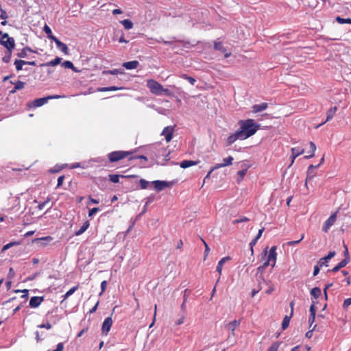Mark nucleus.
Returning a JSON list of instances; mask_svg holds the SVG:
<instances>
[{
	"instance_id": "obj_1",
	"label": "nucleus",
	"mask_w": 351,
	"mask_h": 351,
	"mask_svg": "<svg viewBox=\"0 0 351 351\" xmlns=\"http://www.w3.org/2000/svg\"><path fill=\"white\" fill-rule=\"evenodd\" d=\"M241 135L243 136L242 139L247 138L254 135L259 129L260 125L256 123L254 119H249L239 122Z\"/></svg>"
},
{
	"instance_id": "obj_2",
	"label": "nucleus",
	"mask_w": 351,
	"mask_h": 351,
	"mask_svg": "<svg viewBox=\"0 0 351 351\" xmlns=\"http://www.w3.org/2000/svg\"><path fill=\"white\" fill-rule=\"evenodd\" d=\"M64 97V95H48L47 97H43V98H37L32 101H29L27 103L26 106L27 108H35L38 107H40L48 102L49 100L53 99H59V98H63Z\"/></svg>"
},
{
	"instance_id": "obj_3",
	"label": "nucleus",
	"mask_w": 351,
	"mask_h": 351,
	"mask_svg": "<svg viewBox=\"0 0 351 351\" xmlns=\"http://www.w3.org/2000/svg\"><path fill=\"white\" fill-rule=\"evenodd\" d=\"M133 152L114 151L108 154V158L110 162H115L132 155Z\"/></svg>"
},
{
	"instance_id": "obj_4",
	"label": "nucleus",
	"mask_w": 351,
	"mask_h": 351,
	"mask_svg": "<svg viewBox=\"0 0 351 351\" xmlns=\"http://www.w3.org/2000/svg\"><path fill=\"white\" fill-rule=\"evenodd\" d=\"M147 86L152 94L161 95L162 85L157 81L150 79L147 80Z\"/></svg>"
},
{
	"instance_id": "obj_5",
	"label": "nucleus",
	"mask_w": 351,
	"mask_h": 351,
	"mask_svg": "<svg viewBox=\"0 0 351 351\" xmlns=\"http://www.w3.org/2000/svg\"><path fill=\"white\" fill-rule=\"evenodd\" d=\"M0 43L8 51H12L15 47V42L13 38L10 37L8 33L3 34Z\"/></svg>"
},
{
	"instance_id": "obj_6",
	"label": "nucleus",
	"mask_w": 351,
	"mask_h": 351,
	"mask_svg": "<svg viewBox=\"0 0 351 351\" xmlns=\"http://www.w3.org/2000/svg\"><path fill=\"white\" fill-rule=\"evenodd\" d=\"M337 211L332 213L330 217L329 218L325 221V222L323 224V226H322V231L324 232H328V230L330 229V228L334 225L335 222L336 221V219H337Z\"/></svg>"
},
{
	"instance_id": "obj_7",
	"label": "nucleus",
	"mask_w": 351,
	"mask_h": 351,
	"mask_svg": "<svg viewBox=\"0 0 351 351\" xmlns=\"http://www.w3.org/2000/svg\"><path fill=\"white\" fill-rule=\"evenodd\" d=\"M162 148L158 146H152L149 148L147 155L152 160H156L160 156V151Z\"/></svg>"
},
{
	"instance_id": "obj_8",
	"label": "nucleus",
	"mask_w": 351,
	"mask_h": 351,
	"mask_svg": "<svg viewBox=\"0 0 351 351\" xmlns=\"http://www.w3.org/2000/svg\"><path fill=\"white\" fill-rule=\"evenodd\" d=\"M175 127L176 125L167 126L163 129L161 133V135L165 136V138L167 143L170 142L173 138Z\"/></svg>"
},
{
	"instance_id": "obj_9",
	"label": "nucleus",
	"mask_w": 351,
	"mask_h": 351,
	"mask_svg": "<svg viewBox=\"0 0 351 351\" xmlns=\"http://www.w3.org/2000/svg\"><path fill=\"white\" fill-rule=\"evenodd\" d=\"M240 324L241 319H234L226 325V328L230 332V334L229 335L228 337H230V335H232V337L235 336L234 330L238 326H239Z\"/></svg>"
},
{
	"instance_id": "obj_10",
	"label": "nucleus",
	"mask_w": 351,
	"mask_h": 351,
	"mask_svg": "<svg viewBox=\"0 0 351 351\" xmlns=\"http://www.w3.org/2000/svg\"><path fill=\"white\" fill-rule=\"evenodd\" d=\"M152 184L155 189L158 191H161L165 188L170 187L172 185V182L160 180H155L152 182Z\"/></svg>"
},
{
	"instance_id": "obj_11",
	"label": "nucleus",
	"mask_w": 351,
	"mask_h": 351,
	"mask_svg": "<svg viewBox=\"0 0 351 351\" xmlns=\"http://www.w3.org/2000/svg\"><path fill=\"white\" fill-rule=\"evenodd\" d=\"M276 246L271 247L269 252L267 261L271 263V267H274L277 259Z\"/></svg>"
},
{
	"instance_id": "obj_12",
	"label": "nucleus",
	"mask_w": 351,
	"mask_h": 351,
	"mask_svg": "<svg viewBox=\"0 0 351 351\" xmlns=\"http://www.w3.org/2000/svg\"><path fill=\"white\" fill-rule=\"evenodd\" d=\"M112 324V319L111 317L106 318L102 324L101 331L102 333L107 335L110 331Z\"/></svg>"
},
{
	"instance_id": "obj_13",
	"label": "nucleus",
	"mask_w": 351,
	"mask_h": 351,
	"mask_svg": "<svg viewBox=\"0 0 351 351\" xmlns=\"http://www.w3.org/2000/svg\"><path fill=\"white\" fill-rule=\"evenodd\" d=\"M233 157L228 156V158H223V163L217 164L212 168V170H215L226 166H230L232 164Z\"/></svg>"
},
{
	"instance_id": "obj_14",
	"label": "nucleus",
	"mask_w": 351,
	"mask_h": 351,
	"mask_svg": "<svg viewBox=\"0 0 351 351\" xmlns=\"http://www.w3.org/2000/svg\"><path fill=\"white\" fill-rule=\"evenodd\" d=\"M243 136L241 135V132L237 131L235 133L232 134L230 135L226 141L227 145H232L234 141H236L237 139H242Z\"/></svg>"
},
{
	"instance_id": "obj_15",
	"label": "nucleus",
	"mask_w": 351,
	"mask_h": 351,
	"mask_svg": "<svg viewBox=\"0 0 351 351\" xmlns=\"http://www.w3.org/2000/svg\"><path fill=\"white\" fill-rule=\"evenodd\" d=\"M44 300L43 297L34 296L29 300V306L32 308L38 307Z\"/></svg>"
},
{
	"instance_id": "obj_16",
	"label": "nucleus",
	"mask_w": 351,
	"mask_h": 351,
	"mask_svg": "<svg viewBox=\"0 0 351 351\" xmlns=\"http://www.w3.org/2000/svg\"><path fill=\"white\" fill-rule=\"evenodd\" d=\"M55 43L56 44L57 47L60 49L64 54L68 55L69 54V49L66 44L61 42L59 39L57 38H55L53 40Z\"/></svg>"
},
{
	"instance_id": "obj_17",
	"label": "nucleus",
	"mask_w": 351,
	"mask_h": 351,
	"mask_svg": "<svg viewBox=\"0 0 351 351\" xmlns=\"http://www.w3.org/2000/svg\"><path fill=\"white\" fill-rule=\"evenodd\" d=\"M335 255V251L329 252L328 254L326 256H325L324 258H322L319 261L318 264L319 265L320 267L328 266V265H327L328 261L330 259H331L332 257H334Z\"/></svg>"
},
{
	"instance_id": "obj_18",
	"label": "nucleus",
	"mask_w": 351,
	"mask_h": 351,
	"mask_svg": "<svg viewBox=\"0 0 351 351\" xmlns=\"http://www.w3.org/2000/svg\"><path fill=\"white\" fill-rule=\"evenodd\" d=\"M304 152V149H302V148H300V147H293L291 149V153H292V160H291V164L293 163L295 159L300 156L301 154H302Z\"/></svg>"
},
{
	"instance_id": "obj_19",
	"label": "nucleus",
	"mask_w": 351,
	"mask_h": 351,
	"mask_svg": "<svg viewBox=\"0 0 351 351\" xmlns=\"http://www.w3.org/2000/svg\"><path fill=\"white\" fill-rule=\"evenodd\" d=\"M138 65L139 62L137 60L126 62L123 64V66L128 70L135 69L138 67Z\"/></svg>"
},
{
	"instance_id": "obj_20",
	"label": "nucleus",
	"mask_w": 351,
	"mask_h": 351,
	"mask_svg": "<svg viewBox=\"0 0 351 351\" xmlns=\"http://www.w3.org/2000/svg\"><path fill=\"white\" fill-rule=\"evenodd\" d=\"M231 258L230 256H226V257H223L217 263V268H216V270L217 271L219 274V276L221 275V272H222V269H223V264L228 261H230Z\"/></svg>"
},
{
	"instance_id": "obj_21",
	"label": "nucleus",
	"mask_w": 351,
	"mask_h": 351,
	"mask_svg": "<svg viewBox=\"0 0 351 351\" xmlns=\"http://www.w3.org/2000/svg\"><path fill=\"white\" fill-rule=\"evenodd\" d=\"M268 107L267 103H262L261 104H256L252 106V112L257 113L265 110Z\"/></svg>"
},
{
	"instance_id": "obj_22",
	"label": "nucleus",
	"mask_w": 351,
	"mask_h": 351,
	"mask_svg": "<svg viewBox=\"0 0 351 351\" xmlns=\"http://www.w3.org/2000/svg\"><path fill=\"white\" fill-rule=\"evenodd\" d=\"M349 262V258H345L342 261H341L335 267H334L331 271L332 272L338 271L341 268L344 267Z\"/></svg>"
},
{
	"instance_id": "obj_23",
	"label": "nucleus",
	"mask_w": 351,
	"mask_h": 351,
	"mask_svg": "<svg viewBox=\"0 0 351 351\" xmlns=\"http://www.w3.org/2000/svg\"><path fill=\"white\" fill-rule=\"evenodd\" d=\"M62 66L66 69H72L75 73H80L81 71L78 70L73 64L72 62L69 60H66L62 63Z\"/></svg>"
},
{
	"instance_id": "obj_24",
	"label": "nucleus",
	"mask_w": 351,
	"mask_h": 351,
	"mask_svg": "<svg viewBox=\"0 0 351 351\" xmlns=\"http://www.w3.org/2000/svg\"><path fill=\"white\" fill-rule=\"evenodd\" d=\"M337 110V106H334V107L330 108L329 110H328L326 112V119L324 123L331 120L333 118L334 115L335 114Z\"/></svg>"
},
{
	"instance_id": "obj_25",
	"label": "nucleus",
	"mask_w": 351,
	"mask_h": 351,
	"mask_svg": "<svg viewBox=\"0 0 351 351\" xmlns=\"http://www.w3.org/2000/svg\"><path fill=\"white\" fill-rule=\"evenodd\" d=\"M213 48L216 51H220L222 53H225L226 52V48L224 47L222 42L221 41H219L218 40L214 41Z\"/></svg>"
},
{
	"instance_id": "obj_26",
	"label": "nucleus",
	"mask_w": 351,
	"mask_h": 351,
	"mask_svg": "<svg viewBox=\"0 0 351 351\" xmlns=\"http://www.w3.org/2000/svg\"><path fill=\"white\" fill-rule=\"evenodd\" d=\"M61 61H62V58L56 57L55 59L42 64V66H56V65L59 64L60 63H61Z\"/></svg>"
},
{
	"instance_id": "obj_27",
	"label": "nucleus",
	"mask_w": 351,
	"mask_h": 351,
	"mask_svg": "<svg viewBox=\"0 0 351 351\" xmlns=\"http://www.w3.org/2000/svg\"><path fill=\"white\" fill-rule=\"evenodd\" d=\"M27 52H34L30 47H25L17 53L18 57L25 58L27 57Z\"/></svg>"
},
{
	"instance_id": "obj_28",
	"label": "nucleus",
	"mask_w": 351,
	"mask_h": 351,
	"mask_svg": "<svg viewBox=\"0 0 351 351\" xmlns=\"http://www.w3.org/2000/svg\"><path fill=\"white\" fill-rule=\"evenodd\" d=\"M90 223L88 221H86L82 227L75 232L76 236H80L83 234L89 227Z\"/></svg>"
},
{
	"instance_id": "obj_29",
	"label": "nucleus",
	"mask_w": 351,
	"mask_h": 351,
	"mask_svg": "<svg viewBox=\"0 0 351 351\" xmlns=\"http://www.w3.org/2000/svg\"><path fill=\"white\" fill-rule=\"evenodd\" d=\"M123 89V87H118L115 86H108V87H101L99 88L97 90L99 92H107V91H114V90H122Z\"/></svg>"
},
{
	"instance_id": "obj_30",
	"label": "nucleus",
	"mask_w": 351,
	"mask_h": 351,
	"mask_svg": "<svg viewBox=\"0 0 351 351\" xmlns=\"http://www.w3.org/2000/svg\"><path fill=\"white\" fill-rule=\"evenodd\" d=\"M79 288V285H76L71 288L64 295H62V301L67 299L69 296H71L72 294L75 293V291H77Z\"/></svg>"
},
{
	"instance_id": "obj_31",
	"label": "nucleus",
	"mask_w": 351,
	"mask_h": 351,
	"mask_svg": "<svg viewBox=\"0 0 351 351\" xmlns=\"http://www.w3.org/2000/svg\"><path fill=\"white\" fill-rule=\"evenodd\" d=\"M197 163L196 161L193 160H183L180 162V167L183 169L188 168L189 167H191L193 165H195Z\"/></svg>"
},
{
	"instance_id": "obj_32",
	"label": "nucleus",
	"mask_w": 351,
	"mask_h": 351,
	"mask_svg": "<svg viewBox=\"0 0 351 351\" xmlns=\"http://www.w3.org/2000/svg\"><path fill=\"white\" fill-rule=\"evenodd\" d=\"M43 31L47 34V37L51 40L56 38V37L53 35L51 28L47 25L44 26Z\"/></svg>"
},
{
	"instance_id": "obj_33",
	"label": "nucleus",
	"mask_w": 351,
	"mask_h": 351,
	"mask_svg": "<svg viewBox=\"0 0 351 351\" xmlns=\"http://www.w3.org/2000/svg\"><path fill=\"white\" fill-rule=\"evenodd\" d=\"M311 294L314 298L317 299L322 294L321 289L319 287H314L311 289Z\"/></svg>"
},
{
	"instance_id": "obj_34",
	"label": "nucleus",
	"mask_w": 351,
	"mask_h": 351,
	"mask_svg": "<svg viewBox=\"0 0 351 351\" xmlns=\"http://www.w3.org/2000/svg\"><path fill=\"white\" fill-rule=\"evenodd\" d=\"M291 317L292 316H291V315H286L284 317L282 323V330H285L287 328V327L289 325V322H290V319H291Z\"/></svg>"
},
{
	"instance_id": "obj_35",
	"label": "nucleus",
	"mask_w": 351,
	"mask_h": 351,
	"mask_svg": "<svg viewBox=\"0 0 351 351\" xmlns=\"http://www.w3.org/2000/svg\"><path fill=\"white\" fill-rule=\"evenodd\" d=\"M309 145H310V152H311V154L309 156H304L305 158H312L314 156V154H315V150H316V145L315 144L311 141L309 143Z\"/></svg>"
},
{
	"instance_id": "obj_36",
	"label": "nucleus",
	"mask_w": 351,
	"mask_h": 351,
	"mask_svg": "<svg viewBox=\"0 0 351 351\" xmlns=\"http://www.w3.org/2000/svg\"><path fill=\"white\" fill-rule=\"evenodd\" d=\"M25 60H16L14 61V65L16 66V69L19 71L23 69V66L25 65Z\"/></svg>"
},
{
	"instance_id": "obj_37",
	"label": "nucleus",
	"mask_w": 351,
	"mask_h": 351,
	"mask_svg": "<svg viewBox=\"0 0 351 351\" xmlns=\"http://www.w3.org/2000/svg\"><path fill=\"white\" fill-rule=\"evenodd\" d=\"M121 23L126 29H130L133 27V23L129 19H124L121 21Z\"/></svg>"
},
{
	"instance_id": "obj_38",
	"label": "nucleus",
	"mask_w": 351,
	"mask_h": 351,
	"mask_svg": "<svg viewBox=\"0 0 351 351\" xmlns=\"http://www.w3.org/2000/svg\"><path fill=\"white\" fill-rule=\"evenodd\" d=\"M280 345V342L279 341L273 342L271 346L267 350V351H278Z\"/></svg>"
},
{
	"instance_id": "obj_39",
	"label": "nucleus",
	"mask_w": 351,
	"mask_h": 351,
	"mask_svg": "<svg viewBox=\"0 0 351 351\" xmlns=\"http://www.w3.org/2000/svg\"><path fill=\"white\" fill-rule=\"evenodd\" d=\"M336 21L339 24H344V23L351 24V19H350V18L343 19V18H341L340 16H337L336 17Z\"/></svg>"
},
{
	"instance_id": "obj_40",
	"label": "nucleus",
	"mask_w": 351,
	"mask_h": 351,
	"mask_svg": "<svg viewBox=\"0 0 351 351\" xmlns=\"http://www.w3.org/2000/svg\"><path fill=\"white\" fill-rule=\"evenodd\" d=\"M10 83L12 84H14L16 89H17L18 90L23 89L25 86V82L20 81V80H19L16 82H13L11 81Z\"/></svg>"
},
{
	"instance_id": "obj_41",
	"label": "nucleus",
	"mask_w": 351,
	"mask_h": 351,
	"mask_svg": "<svg viewBox=\"0 0 351 351\" xmlns=\"http://www.w3.org/2000/svg\"><path fill=\"white\" fill-rule=\"evenodd\" d=\"M20 244V242L19 241H14V242H10L6 245H5L2 250H1V252H5V250H8L9 248H10L11 247L14 246V245H19Z\"/></svg>"
},
{
	"instance_id": "obj_42",
	"label": "nucleus",
	"mask_w": 351,
	"mask_h": 351,
	"mask_svg": "<svg viewBox=\"0 0 351 351\" xmlns=\"http://www.w3.org/2000/svg\"><path fill=\"white\" fill-rule=\"evenodd\" d=\"M319 165H318L317 167ZM316 167H317V166H314L313 165H311L308 167V171H307V176H306V181H308V180H311L315 176V175H312L311 176H310V171L313 170V169H315Z\"/></svg>"
},
{
	"instance_id": "obj_43",
	"label": "nucleus",
	"mask_w": 351,
	"mask_h": 351,
	"mask_svg": "<svg viewBox=\"0 0 351 351\" xmlns=\"http://www.w3.org/2000/svg\"><path fill=\"white\" fill-rule=\"evenodd\" d=\"M120 177L121 176L117 174L109 175V180L113 183H118Z\"/></svg>"
},
{
	"instance_id": "obj_44",
	"label": "nucleus",
	"mask_w": 351,
	"mask_h": 351,
	"mask_svg": "<svg viewBox=\"0 0 351 351\" xmlns=\"http://www.w3.org/2000/svg\"><path fill=\"white\" fill-rule=\"evenodd\" d=\"M139 184L142 189H145L147 188L149 185V182L144 179H141L139 181Z\"/></svg>"
},
{
	"instance_id": "obj_45",
	"label": "nucleus",
	"mask_w": 351,
	"mask_h": 351,
	"mask_svg": "<svg viewBox=\"0 0 351 351\" xmlns=\"http://www.w3.org/2000/svg\"><path fill=\"white\" fill-rule=\"evenodd\" d=\"M247 173V169H243L239 171H238V176L239 178L238 179V182H240L244 178Z\"/></svg>"
},
{
	"instance_id": "obj_46",
	"label": "nucleus",
	"mask_w": 351,
	"mask_h": 351,
	"mask_svg": "<svg viewBox=\"0 0 351 351\" xmlns=\"http://www.w3.org/2000/svg\"><path fill=\"white\" fill-rule=\"evenodd\" d=\"M304 234H302L301 235V237H300V239H298V240H297V241H289V242H287V245H289V246H293V245H294L298 244V243H300V241L304 239Z\"/></svg>"
},
{
	"instance_id": "obj_47",
	"label": "nucleus",
	"mask_w": 351,
	"mask_h": 351,
	"mask_svg": "<svg viewBox=\"0 0 351 351\" xmlns=\"http://www.w3.org/2000/svg\"><path fill=\"white\" fill-rule=\"evenodd\" d=\"M182 77L185 80H186L191 84L192 85H194V84L195 83V80L192 77H190V76H188L186 74H184L182 75Z\"/></svg>"
},
{
	"instance_id": "obj_48",
	"label": "nucleus",
	"mask_w": 351,
	"mask_h": 351,
	"mask_svg": "<svg viewBox=\"0 0 351 351\" xmlns=\"http://www.w3.org/2000/svg\"><path fill=\"white\" fill-rule=\"evenodd\" d=\"M310 315H315L316 314V307H315V302L313 301L312 304L310 306Z\"/></svg>"
},
{
	"instance_id": "obj_49",
	"label": "nucleus",
	"mask_w": 351,
	"mask_h": 351,
	"mask_svg": "<svg viewBox=\"0 0 351 351\" xmlns=\"http://www.w3.org/2000/svg\"><path fill=\"white\" fill-rule=\"evenodd\" d=\"M134 159H141V160H143L144 161H147V157L145 156H130L129 158V160H134Z\"/></svg>"
},
{
	"instance_id": "obj_50",
	"label": "nucleus",
	"mask_w": 351,
	"mask_h": 351,
	"mask_svg": "<svg viewBox=\"0 0 351 351\" xmlns=\"http://www.w3.org/2000/svg\"><path fill=\"white\" fill-rule=\"evenodd\" d=\"M249 221V219L246 217H242L239 219H235L234 221H233V223L234 224H237V223H242V222H247Z\"/></svg>"
},
{
	"instance_id": "obj_51",
	"label": "nucleus",
	"mask_w": 351,
	"mask_h": 351,
	"mask_svg": "<svg viewBox=\"0 0 351 351\" xmlns=\"http://www.w3.org/2000/svg\"><path fill=\"white\" fill-rule=\"evenodd\" d=\"M202 241L205 246V252H204V258H206V257L208 256V254H209V252H210V248L207 244V243L203 239H202Z\"/></svg>"
},
{
	"instance_id": "obj_52",
	"label": "nucleus",
	"mask_w": 351,
	"mask_h": 351,
	"mask_svg": "<svg viewBox=\"0 0 351 351\" xmlns=\"http://www.w3.org/2000/svg\"><path fill=\"white\" fill-rule=\"evenodd\" d=\"M106 287H107V281H106V280L102 281L101 283V291L99 293V295H101L104 293V292L106 289Z\"/></svg>"
},
{
	"instance_id": "obj_53",
	"label": "nucleus",
	"mask_w": 351,
	"mask_h": 351,
	"mask_svg": "<svg viewBox=\"0 0 351 351\" xmlns=\"http://www.w3.org/2000/svg\"><path fill=\"white\" fill-rule=\"evenodd\" d=\"M12 51H8V54L3 58L4 62H9L11 58Z\"/></svg>"
},
{
	"instance_id": "obj_54",
	"label": "nucleus",
	"mask_w": 351,
	"mask_h": 351,
	"mask_svg": "<svg viewBox=\"0 0 351 351\" xmlns=\"http://www.w3.org/2000/svg\"><path fill=\"white\" fill-rule=\"evenodd\" d=\"M350 305H351V298H347L343 303V308L346 309Z\"/></svg>"
},
{
	"instance_id": "obj_55",
	"label": "nucleus",
	"mask_w": 351,
	"mask_h": 351,
	"mask_svg": "<svg viewBox=\"0 0 351 351\" xmlns=\"http://www.w3.org/2000/svg\"><path fill=\"white\" fill-rule=\"evenodd\" d=\"M119 70L118 69H114V70H108V71H104L103 74H112V75H117L118 74Z\"/></svg>"
},
{
	"instance_id": "obj_56",
	"label": "nucleus",
	"mask_w": 351,
	"mask_h": 351,
	"mask_svg": "<svg viewBox=\"0 0 351 351\" xmlns=\"http://www.w3.org/2000/svg\"><path fill=\"white\" fill-rule=\"evenodd\" d=\"M99 210V208L97 207L93 208L90 209L89 212H88V216L92 217L93 215H95Z\"/></svg>"
},
{
	"instance_id": "obj_57",
	"label": "nucleus",
	"mask_w": 351,
	"mask_h": 351,
	"mask_svg": "<svg viewBox=\"0 0 351 351\" xmlns=\"http://www.w3.org/2000/svg\"><path fill=\"white\" fill-rule=\"evenodd\" d=\"M0 11H1L0 18L3 20H5L8 18L6 12L4 10H3L1 8V7H0Z\"/></svg>"
},
{
	"instance_id": "obj_58",
	"label": "nucleus",
	"mask_w": 351,
	"mask_h": 351,
	"mask_svg": "<svg viewBox=\"0 0 351 351\" xmlns=\"http://www.w3.org/2000/svg\"><path fill=\"white\" fill-rule=\"evenodd\" d=\"M38 327L40 328H45L49 330L51 328L52 326L49 322H47L46 324H43L39 325Z\"/></svg>"
},
{
	"instance_id": "obj_59",
	"label": "nucleus",
	"mask_w": 351,
	"mask_h": 351,
	"mask_svg": "<svg viewBox=\"0 0 351 351\" xmlns=\"http://www.w3.org/2000/svg\"><path fill=\"white\" fill-rule=\"evenodd\" d=\"M64 179V176H61L58 178L57 187H60L62 185Z\"/></svg>"
},
{
	"instance_id": "obj_60",
	"label": "nucleus",
	"mask_w": 351,
	"mask_h": 351,
	"mask_svg": "<svg viewBox=\"0 0 351 351\" xmlns=\"http://www.w3.org/2000/svg\"><path fill=\"white\" fill-rule=\"evenodd\" d=\"M162 94H165L166 95L169 96L171 95V93L168 88H164L163 86H162L161 95Z\"/></svg>"
},
{
	"instance_id": "obj_61",
	"label": "nucleus",
	"mask_w": 351,
	"mask_h": 351,
	"mask_svg": "<svg viewBox=\"0 0 351 351\" xmlns=\"http://www.w3.org/2000/svg\"><path fill=\"white\" fill-rule=\"evenodd\" d=\"M258 240L254 238L250 243V248H251V252H252V254H253L254 251H253V247L254 245H256V243H257Z\"/></svg>"
},
{
	"instance_id": "obj_62",
	"label": "nucleus",
	"mask_w": 351,
	"mask_h": 351,
	"mask_svg": "<svg viewBox=\"0 0 351 351\" xmlns=\"http://www.w3.org/2000/svg\"><path fill=\"white\" fill-rule=\"evenodd\" d=\"M320 267H321L319 266V264H318V265H315V266L314 267V270H313V276H317V275L319 274V268H320Z\"/></svg>"
},
{
	"instance_id": "obj_63",
	"label": "nucleus",
	"mask_w": 351,
	"mask_h": 351,
	"mask_svg": "<svg viewBox=\"0 0 351 351\" xmlns=\"http://www.w3.org/2000/svg\"><path fill=\"white\" fill-rule=\"evenodd\" d=\"M99 304V301H97L95 305L91 309L89 310V313H95L97 311Z\"/></svg>"
},
{
	"instance_id": "obj_64",
	"label": "nucleus",
	"mask_w": 351,
	"mask_h": 351,
	"mask_svg": "<svg viewBox=\"0 0 351 351\" xmlns=\"http://www.w3.org/2000/svg\"><path fill=\"white\" fill-rule=\"evenodd\" d=\"M10 200L12 201V202H13V204H16V205H18L19 204V198L17 197H13L10 199Z\"/></svg>"
}]
</instances>
